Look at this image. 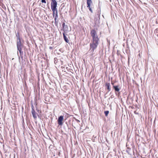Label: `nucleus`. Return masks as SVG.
Segmentation results:
<instances>
[{"mask_svg":"<svg viewBox=\"0 0 158 158\" xmlns=\"http://www.w3.org/2000/svg\"><path fill=\"white\" fill-rule=\"evenodd\" d=\"M90 35L92 39L90 44V50L93 52L99 44V40L97 32L95 30L93 29L91 31Z\"/></svg>","mask_w":158,"mask_h":158,"instance_id":"nucleus-1","label":"nucleus"},{"mask_svg":"<svg viewBox=\"0 0 158 158\" xmlns=\"http://www.w3.org/2000/svg\"><path fill=\"white\" fill-rule=\"evenodd\" d=\"M17 47L18 50L19 51L20 56H22L23 55V52L22 51L23 45L21 43V40L17 41Z\"/></svg>","mask_w":158,"mask_h":158,"instance_id":"nucleus-2","label":"nucleus"},{"mask_svg":"<svg viewBox=\"0 0 158 158\" xmlns=\"http://www.w3.org/2000/svg\"><path fill=\"white\" fill-rule=\"evenodd\" d=\"M57 2L56 0H51V8L52 9H57Z\"/></svg>","mask_w":158,"mask_h":158,"instance_id":"nucleus-3","label":"nucleus"},{"mask_svg":"<svg viewBox=\"0 0 158 158\" xmlns=\"http://www.w3.org/2000/svg\"><path fill=\"white\" fill-rule=\"evenodd\" d=\"M64 119V117L63 116H60L58 118V124L59 125H62L63 124V123L62 121Z\"/></svg>","mask_w":158,"mask_h":158,"instance_id":"nucleus-4","label":"nucleus"},{"mask_svg":"<svg viewBox=\"0 0 158 158\" xmlns=\"http://www.w3.org/2000/svg\"><path fill=\"white\" fill-rule=\"evenodd\" d=\"M31 113L32 115V116L33 117V118L35 119H36L37 118V114L35 112V110L34 109V107L33 106L32 107V111H31Z\"/></svg>","mask_w":158,"mask_h":158,"instance_id":"nucleus-5","label":"nucleus"},{"mask_svg":"<svg viewBox=\"0 0 158 158\" xmlns=\"http://www.w3.org/2000/svg\"><path fill=\"white\" fill-rule=\"evenodd\" d=\"M53 11V16L54 17L55 15L56 17H58V11L57 9H52Z\"/></svg>","mask_w":158,"mask_h":158,"instance_id":"nucleus-6","label":"nucleus"},{"mask_svg":"<svg viewBox=\"0 0 158 158\" xmlns=\"http://www.w3.org/2000/svg\"><path fill=\"white\" fill-rule=\"evenodd\" d=\"M63 28L64 31L63 33H67V32L70 31V30H68V26L67 25H66V26H65Z\"/></svg>","mask_w":158,"mask_h":158,"instance_id":"nucleus-7","label":"nucleus"},{"mask_svg":"<svg viewBox=\"0 0 158 158\" xmlns=\"http://www.w3.org/2000/svg\"><path fill=\"white\" fill-rule=\"evenodd\" d=\"M66 33H63V34L64 38V40L66 42L68 43L69 42V40L67 38L66 36Z\"/></svg>","mask_w":158,"mask_h":158,"instance_id":"nucleus-8","label":"nucleus"},{"mask_svg":"<svg viewBox=\"0 0 158 158\" xmlns=\"http://www.w3.org/2000/svg\"><path fill=\"white\" fill-rule=\"evenodd\" d=\"M87 4V7H89L90 6L91 4L92 3V2L91 0H86Z\"/></svg>","mask_w":158,"mask_h":158,"instance_id":"nucleus-9","label":"nucleus"},{"mask_svg":"<svg viewBox=\"0 0 158 158\" xmlns=\"http://www.w3.org/2000/svg\"><path fill=\"white\" fill-rule=\"evenodd\" d=\"M113 88L115 91L118 92L119 91L120 89L118 88V86H113Z\"/></svg>","mask_w":158,"mask_h":158,"instance_id":"nucleus-10","label":"nucleus"},{"mask_svg":"<svg viewBox=\"0 0 158 158\" xmlns=\"http://www.w3.org/2000/svg\"><path fill=\"white\" fill-rule=\"evenodd\" d=\"M106 86L107 87V89H108L109 91L110 90V84L109 83H107L106 85Z\"/></svg>","mask_w":158,"mask_h":158,"instance_id":"nucleus-11","label":"nucleus"},{"mask_svg":"<svg viewBox=\"0 0 158 158\" xmlns=\"http://www.w3.org/2000/svg\"><path fill=\"white\" fill-rule=\"evenodd\" d=\"M16 36L17 37V41L19 40H20V39L19 35L18 33L16 35Z\"/></svg>","mask_w":158,"mask_h":158,"instance_id":"nucleus-12","label":"nucleus"},{"mask_svg":"<svg viewBox=\"0 0 158 158\" xmlns=\"http://www.w3.org/2000/svg\"><path fill=\"white\" fill-rule=\"evenodd\" d=\"M109 113V111L108 110L104 112V113L106 116H107Z\"/></svg>","mask_w":158,"mask_h":158,"instance_id":"nucleus-13","label":"nucleus"},{"mask_svg":"<svg viewBox=\"0 0 158 158\" xmlns=\"http://www.w3.org/2000/svg\"><path fill=\"white\" fill-rule=\"evenodd\" d=\"M89 9V10L90 11V12L92 13H93V10L92 9H91V8L90 7V6L89 7H87Z\"/></svg>","mask_w":158,"mask_h":158,"instance_id":"nucleus-14","label":"nucleus"},{"mask_svg":"<svg viewBox=\"0 0 158 158\" xmlns=\"http://www.w3.org/2000/svg\"><path fill=\"white\" fill-rule=\"evenodd\" d=\"M41 2L42 3H46V0H41Z\"/></svg>","mask_w":158,"mask_h":158,"instance_id":"nucleus-15","label":"nucleus"},{"mask_svg":"<svg viewBox=\"0 0 158 158\" xmlns=\"http://www.w3.org/2000/svg\"><path fill=\"white\" fill-rule=\"evenodd\" d=\"M66 25H65V23H64L62 24V27L63 28L65 26H66Z\"/></svg>","mask_w":158,"mask_h":158,"instance_id":"nucleus-16","label":"nucleus"},{"mask_svg":"<svg viewBox=\"0 0 158 158\" xmlns=\"http://www.w3.org/2000/svg\"><path fill=\"white\" fill-rule=\"evenodd\" d=\"M58 17H56V16H55V22L56 21V18H57Z\"/></svg>","mask_w":158,"mask_h":158,"instance_id":"nucleus-17","label":"nucleus"},{"mask_svg":"<svg viewBox=\"0 0 158 158\" xmlns=\"http://www.w3.org/2000/svg\"><path fill=\"white\" fill-rule=\"evenodd\" d=\"M112 85H113V83H112Z\"/></svg>","mask_w":158,"mask_h":158,"instance_id":"nucleus-18","label":"nucleus"}]
</instances>
